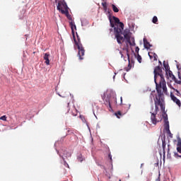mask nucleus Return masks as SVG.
Instances as JSON below:
<instances>
[{
    "label": "nucleus",
    "instance_id": "f257e3e1",
    "mask_svg": "<svg viewBox=\"0 0 181 181\" xmlns=\"http://www.w3.org/2000/svg\"><path fill=\"white\" fill-rule=\"evenodd\" d=\"M112 19L114 21H112ZM112 19L111 16L109 17L110 26L111 28H114V33L118 45H122V43L127 40L125 37H123L122 35H124V33H122L124 30V23H121L119 18L115 16H112Z\"/></svg>",
    "mask_w": 181,
    "mask_h": 181
},
{
    "label": "nucleus",
    "instance_id": "f03ea898",
    "mask_svg": "<svg viewBox=\"0 0 181 181\" xmlns=\"http://www.w3.org/2000/svg\"><path fill=\"white\" fill-rule=\"evenodd\" d=\"M154 81L156 83V91L160 92V90H163V93L168 95L166 81H165V76H163L160 66H156L154 69Z\"/></svg>",
    "mask_w": 181,
    "mask_h": 181
},
{
    "label": "nucleus",
    "instance_id": "7ed1b4c3",
    "mask_svg": "<svg viewBox=\"0 0 181 181\" xmlns=\"http://www.w3.org/2000/svg\"><path fill=\"white\" fill-rule=\"evenodd\" d=\"M158 96H156V99L154 100V104H155V110L153 114H158V111H159L158 105L160 107L161 111H165V102L163 101V98H162V96L163 95V93H162V90H160L159 91H157Z\"/></svg>",
    "mask_w": 181,
    "mask_h": 181
},
{
    "label": "nucleus",
    "instance_id": "20e7f679",
    "mask_svg": "<svg viewBox=\"0 0 181 181\" xmlns=\"http://www.w3.org/2000/svg\"><path fill=\"white\" fill-rule=\"evenodd\" d=\"M76 37L78 41L76 40V35H74V40L75 45L78 47V54L79 56V59L80 60H83V56H84V53L86 52V51L84 50V47L81 44V40L80 39V36H78V34L77 33H76Z\"/></svg>",
    "mask_w": 181,
    "mask_h": 181
},
{
    "label": "nucleus",
    "instance_id": "39448f33",
    "mask_svg": "<svg viewBox=\"0 0 181 181\" xmlns=\"http://www.w3.org/2000/svg\"><path fill=\"white\" fill-rule=\"evenodd\" d=\"M123 36L126 40V43H129L130 46H136L135 38L131 37V32L129 30H125L123 32Z\"/></svg>",
    "mask_w": 181,
    "mask_h": 181
},
{
    "label": "nucleus",
    "instance_id": "423d86ee",
    "mask_svg": "<svg viewBox=\"0 0 181 181\" xmlns=\"http://www.w3.org/2000/svg\"><path fill=\"white\" fill-rule=\"evenodd\" d=\"M57 9V11H59L61 13H62V11H67L69 9V7L67 6V4H66V1H64V0H59L58 1Z\"/></svg>",
    "mask_w": 181,
    "mask_h": 181
},
{
    "label": "nucleus",
    "instance_id": "0eeeda50",
    "mask_svg": "<svg viewBox=\"0 0 181 181\" xmlns=\"http://www.w3.org/2000/svg\"><path fill=\"white\" fill-rule=\"evenodd\" d=\"M170 98L173 101V103H175V104L177 105V106L180 108L181 107V103L180 100L177 99L175 95H173V93L170 92Z\"/></svg>",
    "mask_w": 181,
    "mask_h": 181
},
{
    "label": "nucleus",
    "instance_id": "6e6552de",
    "mask_svg": "<svg viewBox=\"0 0 181 181\" xmlns=\"http://www.w3.org/2000/svg\"><path fill=\"white\" fill-rule=\"evenodd\" d=\"M151 121L153 125H156V124H158V122H159V120H158V119L156 118V113H152L151 112Z\"/></svg>",
    "mask_w": 181,
    "mask_h": 181
},
{
    "label": "nucleus",
    "instance_id": "1a4fd4ad",
    "mask_svg": "<svg viewBox=\"0 0 181 181\" xmlns=\"http://www.w3.org/2000/svg\"><path fill=\"white\" fill-rule=\"evenodd\" d=\"M127 59H128V62H129V64H128V67L126 68V71H128L130 69L132 68V66H134V60H131L129 59V54L127 53Z\"/></svg>",
    "mask_w": 181,
    "mask_h": 181
},
{
    "label": "nucleus",
    "instance_id": "9d476101",
    "mask_svg": "<svg viewBox=\"0 0 181 181\" xmlns=\"http://www.w3.org/2000/svg\"><path fill=\"white\" fill-rule=\"evenodd\" d=\"M103 101L106 107H107V108L109 107V111H111V110H112V107H111V102L110 101V98H106L105 100H103Z\"/></svg>",
    "mask_w": 181,
    "mask_h": 181
},
{
    "label": "nucleus",
    "instance_id": "9b49d317",
    "mask_svg": "<svg viewBox=\"0 0 181 181\" xmlns=\"http://www.w3.org/2000/svg\"><path fill=\"white\" fill-rule=\"evenodd\" d=\"M49 57H50V54H44V60H45V63L47 66H49V64H50V60L49 59Z\"/></svg>",
    "mask_w": 181,
    "mask_h": 181
},
{
    "label": "nucleus",
    "instance_id": "f8f14e48",
    "mask_svg": "<svg viewBox=\"0 0 181 181\" xmlns=\"http://www.w3.org/2000/svg\"><path fill=\"white\" fill-rule=\"evenodd\" d=\"M144 45L145 49H148L152 47V45H151V43H149V42H148L146 38H144Z\"/></svg>",
    "mask_w": 181,
    "mask_h": 181
},
{
    "label": "nucleus",
    "instance_id": "ddd939ff",
    "mask_svg": "<svg viewBox=\"0 0 181 181\" xmlns=\"http://www.w3.org/2000/svg\"><path fill=\"white\" fill-rule=\"evenodd\" d=\"M62 15H65L69 21H71V16L70 15V13H69V9L62 11Z\"/></svg>",
    "mask_w": 181,
    "mask_h": 181
},
{
    "label": "nucleus",
    "instance_id": "4468645a",
    "mask_svg": "<svg viewBox=\"0 0 181 181\" xmlns=\"http://www.w3.org/2000/svg\"><path fill=\"white\" fill-rule=\"evenodd\" d=\"M69 25H70L71 28L73 37H74V29H76V24H74V22L71 21V22L69 23Z\"/></svg>",
    "mask_w": 181,
    "mask_h": 181
},
{
    "label": "nucleus",
    "instance_id": "2eb2a0df",
    "mask_svg": "<svg viewBox=\"0 0 181 181\" xmlns=\"http://www.w3.org/2000/svg\"><path fill=\"white\" fill-rule=\"evenodd\" d=\"M164 128L165 129V131H167V132H168L169 134H170V129H169V121H166L164 122Z\"/></svg>",
    "mask_w": 181,
    "mask_h": 181
},
{
    "label": "nucleus",
    "instance_id": "dca6fc26",
    "mask_svg": "<svg viewBox=\"0 0 181 181\" xmlns=\"http://www.w3.org/2000/svg\"><path fill=\"white\" fill-rule=\"evenodd\" d=\"M63 155L65 158H71V153H69L66 151H64Z\"/></svg>",
    "mask_w": 181,
    "mask_h": 181
},
{
    "label": "nucleus",
    "instance_id": "f3484780",
    "mask_svg": "<svg viewBox=\"0 0 181 181\" xmlns=\"http://www.w3.org/2000/svg\"><path fill=\"white\" fill-rule=\"evenodd\" d=\"M112 9L116 13L119 12V9H118V8L117 6H115V4H112Z\"/></svg>",
    "mask_w": 181,
    "mask_h": 181
},
{
    "label": "nucleus",
    "instance_id": "a211bd4d",
    "mask_svg": "<svg viewBox=\"0 0 181 181\" xmlns=\"http://www.w3.org/2000/svg\"><path fill=\"white\" fill-rule=\"evenodd\" d=\"M163 66L165 69L166 71V74H168V71L169 70V65L167 64L166 63H165V62H163Z\"/></svg>",
    "mask_w": 181,
    "mask_h": 181
},
{
    "label": "nucleus",
    "instance_id": "6ab92c4d",
    "mask_svg": "<svg viewBox=\"0 0 181 181\" xmlns=\"http://www.w3.org/2000/svg\"><path fill=\"white\" fill-rule=\"evenodd\" d=\"M163 118L164 119V122L168 121V115L165 112L163 113Z\"/></svg>",
    "mask_w": 181,
    "mask_h": 181
},
{
    "label": "nucleus",
    "instance_id": "aec40b11",
    "mask_svg": "<svg viewBox=\"0 0 181 181\" xmlns=\"http://www.w3.org/2000/svg\"><path fill=\"white\" fill-rule=\"evenodd\" d=\"M136 59H137L139 63H142V57H141V55H139V54H137Z\"/></svg>",
    "mask_w": 181,
    "mask_h": 181
},
{
    "label": "nucleus",
    "instance_id": "412c9836",
    "mask_svg": "<svg viewBox=\"0 0 181 181\" xmlns=\"http://www.w3.org/2000/svg\"><path fill=\"white\" fill-rule=\"evenodd\" d=\"M162 146H163V155H165V148H166V143L165 141H163Z\"/></svg>",
    "mask_w": 181,
    "mask_h": 181
},
{
    "label": "nucleus",
    "instance_id": "4be33fe9",
    "mask_svg": "<svg viewBox=\"0 0 181 181\" xmlns=\"http://www.w3.org/2000/svg\"><path fill=\"white\" fill-rule=\"evenodd\" d=\"M152 22L153 23H155V24L158 23V17H156V16L153 17Z\"/></svg>",
    "mask_w": 181,
    "mask_h": 181
},
{
    "label": "nucleus",
    "instance_id": "5701e85b",
    "mask_svg": "<svg viewBox=\"0 0 181 181\" xmlns=\"http://www.w3.org/2000/svg\"><path fill=\"white\" fill-rule=\"evenodd\" d=\"M168 76L169 77H170V78H175V75H173V73L172 72V71H168Z\"/></svg>",
    "mask_w": 181,
    "mask_h": 181
},
{
    "label": "nucleus",
    "instance_id": "b1692460",
    "mask_svg": "<svg viewBox=\"0 0 181 181\" xmlns=\"http://www.w3.org/2000/svg\"><path fill=\"white\" fill-rule=\"evenodd\" d=\"M102 6H103L104 11H107V2H103L102 3Z\"/></svg>",
    "mask_w": 181,
    "mask_h": 181
},
{
    "label": "nucleus",
    "instance_id": "393cba45",
    "mask_svg": "<svg viewBox=\"0 0 181 181\" xmlns=\"http://www.w3.org/2000/svg\"><path fill=\"white\" fill-rule=\"evenodd\" d=\"M170 88L174 90V91H176L175 95H180V92H179V90H177V89H175V88H173L172 86H170Z\"/></svg>",
    "mask_w": 181,
    "mask_h": 181
},
{
    "label": "nucleus",
    "instance_id": "a878e982",
    "mask_svg": "<svg viewBox=\"0 0 181 181\" xmlns=\"http://www.w3.org/2000/svg\"><path fill=\"white\" fill-rule=\"evenodd\" d=\"M115 115L117 118H119V117H121V115H122V113L121 112V111H118V112H115Z\"/></svg>",
    "mask_w": 181,
    "mask_h": 181
},
{
    "label": "nucleus",
    "instance_id": "bb28decb",
    "mask_svg": "<svg viewBox=\"0 0 181 181\" xmlns=\"http://www.w3.org/2000/svg\"><path fill=\"white\" fill-rule=\"evenodd\" d=\"M6 115H4L0 117V119H1L2 121H6Z\"/></svg>",
    "mask_w": 181,
    "mask_h": 181
},
{
    "label": "nucleus",
    "instance_id": "cd10ccee",
    "mask_svg": "<svg viewBox=\"0 0 181 181\" xmlns=\"http://www.w3.org/2000/svg\"><path fill=\"white\" fill-rule=\"evenodd\" d=\"M135 52H136V53H137V54H139V47H136L135 48Z\"/></svg>",
    "mask_w": 181,
    "mask_h": 181
},
{
    "label": "nucleus",
    "instance_id": "c85d7f7f",
    "mask_svg": "<svg viewBox=\"0 0 181 181\" xmlns=\"http://www.w3.org/2000/svg\"><path fill=\"white\" fill-rule=\"evenodd\" d=\"M108 158L110 159L111 162L112 161V156L110 154V153L108 154Z\"/></svg>",
    "mask_w": 181,
    "mask_h": 181
},
{
    "label": "nucleus",
    "instance_id": "c756f323",
    "mask_svg": "<svg viewBox=\"0 0 181 181\" xmlns=\"http://www.w3.org/2000/svg\"><path fill=\"white\" fill-rule=\"evenodd\" d=\"M153 57H154V60H158V55H156V54H153Z\"/></svg>",
    "mask_w": 181,
    "mask_h": 181
},
{
    "label": "nucleus",
    "instance_id": "7c9ffc66",
    "mask_svg": "<svg viewBox=\"0 0 181 181\" xmlns=\"http://www.w3.org/2000/svg\"><path fill=\"white\" fill-rule=\"evenodd\" d=\"M63 160L64 162V165L67 166L69 168V164H67V163H66V160H64V158H63Z\"/></svg>",
    "mask_w": 181,
    "mask_h": 181
},
{
    "label": "nucleus",
    "instance_id": "2f4dec72",
    "mask_svg": "<svg viewBox=\"0 0 181 181\" xmlns=\"http://www.w3.org/2000/svg\"><path fill=\"white\" fill-rule=\"evenodd\" d=\"M78 160L79 162H82V161H83V158L78 157Z\"/></svg>",
    "mask_w": 181,
    "mask_h": 181
},
{
    "label": "nucleus",
    "instance_id": "473e14b6",
    "mask_svg": "<svg viewBox=\"0 0 181 181\" xmlns=\"http://www.w3.org/2000/svg\"><path fill=\"white\" fill-rule=\"evenodd\" d=\"M113 100H114V101H115V104H117V98H113Z\"/></svg>",
    "mask_w": 181,
    "mask_h": 181
},
{
    "label": "nucleus",
    "instance_id": "72a5a7b5",
    "mask_svg": "<svg viewBox=\"0 0 181 181\" xmlns=\"http://www.w3.org/2000/svg\"><path fill=\"white\" fill-rule=\"evenodd\" d=\"M148 56L150 57V59H152V55H151V53L148 52Z\"/></svg>",
    "mask_w": 181,
    "mask_h": 181
},
{
    "label": "nucleus",
    "instance_id": "f704fd0d",
    "mask_svg": "<svg viewBox=\"0 0 181 181\" xmlns=\"http://www.w3.org/2000/svg\"><path fill=\"white\" fill-rule=\"evenodd\" d=\"M156 181H160V178H157Z\"/></svg>",
    "mask_w": 181,
    "mask_h": 181
},
{
    "label": "nucleus",
    "instance_id": "c9c22d12",
    "mask_svg": "<svg viewBox=\"0 0 181 181\" xmlns=\"http://www.w3.org/2000/svg\"><path fill=\"white\" fill-rule=\"evenodd\" d=\"M120 54H121L122 57H124V54H122V52H120Z\"/></svg>",
    "mask_w": 181,
    "mask_h": 181
},
{
    "label": "nucleus",
    "instance_id": "e433bc0d",
    "mask_svg": "<svg viewBox=\"0 0 181 181\" xmlns=\"http://www.w3.org/2000/svg\"><path fill=\"white\" fill-rule=\"evenodd\" d=\"M121 103H122V97L120 98Z\"/></svg>",
    "mask_w": 181,
    "mask_h": 181
},
{
    "label": "nucleus",
    "instance_id": "4c0bfd02",
    "mask_svg": "<svg viewBox=\"0 0 181 181\" xmlns=\"http://www.w3.org/2000/svg\"><path fill=\"white\" fill-rule=\"evenodd\" d=\"M110 32H112V28H110Z\"/></svg>",
    "mask_w": 181,
    "mask_h": 181
},
{
    "label": "nucleus",
    "instance_id": "58836bf2",
    "mask_svg": "<svg viewBox=\"0 0 181 181\" xmlns=\"http://www.w3.org/2000/svg\"><path fill=\"white\" fill-rule=\"evenodd\" d=\"M142 166H144V164H143V163L141 165V168H142Z\"/></svg>",
    "mask_w": 181,
    "mask_h": 181
},
{
    "label": "nucleus",
    "instance_id": "ea45409f",
    "mask_svg": "<svg viewBox=\"0 0 181 181\" xmlns=\"http://www.w3.org/2000/svg\"><path fill=\"white\" fill-rule=\"evenodd\" d=\"M57 1H59V0H55L56 4H57Z\"/></svg>",
    "mask_w": 181,
    "mask_h": 181
},
{
    "label": "nucleus",
    "instance_id": "a19ab883",
    "mask_svg": "<svg viewBox=\"0 0 181 181\" xmlns=\"http://www.w3.org/2000/svg\"><path fill=\"white\" fill-rule=\"evenodd\" d=\"M59 97H62V95L59 94Z\"/></svg>",
    "mask_w": 181,
    "mask_h": 181
},
{
    "label": "nucleus",
    "instance_id": "79ce46f5",
    "mask_svg": "<svg viewBox=\"0 0 181 181\" xmlns=\"http://www.w3.org/2000/svg\"><path fill=\"white\" fill-rule=\"evenodd\" d=\"M178 84H180V81L178 82Z\"/></svg>",
    "mask_w": 181,
    "mask_h": 181
},
{
    "label": "nucleus",
    "instance_id": "37998d69",
    "mask_svg": "<svg viewBox=\"0 0 181 181\" xmlns=\"http://www.w3.org/2000/svg\"><path fill=\"white\" fill-rule=\"evenodd\" d=\"M69 103H68V107H69Z\"/></svg>",
    "mask_w": 181,
    "mask_h": 181
},
{
    "label": "nucleus",
    "instance_id": "c03bdc74",
    "mask_svg": "<svg viewBox=\"0 0 181 181\" xmlns=\"http://www.w3.org/2000/svg\"><path fill=\"white\" fill-rule=\"evenodd\" d=\"M147 181H151V180H148Z\"/></svg>",
    "mask_w": 181,
    "mask_h": 181
},
{
    "label": "nucleus",
    "instance_id": "a18cd8bd",
    "mask_svg": "<svg viewBox=\"0 0 181 181\" xmlns=\"http://www.w3.org/2000/svg\"><path fill=\"white\" fill-rule=\"evenodd\" d=\"M119 181H121V180H119Z\"/></svg>",
    "mask_w": 181,
    "mask_h": 181
}]
</instances>
